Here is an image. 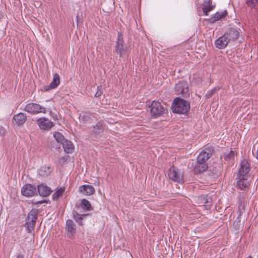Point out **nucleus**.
Segmentation results:
<instances>
[{"label":"nucleus","instance_id":"obj_1","mask_svg":"<svg viewBox=\"0 0 258 258\" xmlns=\"http://www.w3.org/2000/svg\"><path fill=\"white\" fill-rule=\"evenodd\" d=\"M171 107L174 113L187 114L190 108V102L177 97L173 100Z\"/></svg>","mask_w":258,"mask_h":258},{"label":"nucleus","instance_id":"obj_2","mask_svg":"<svg viewBox=\"0 0 258 258\" xmlns=\"http://www.w3.org/2000/svg\"><path fill=\"white\" fill-rule=\"evenodd\" d=\"M174 91L176 95H180L184 98L189 97V85L186 81L181 80L178 81L175 85Z\"/></svg>","mask_w":258,"mask_h":258},{"label":"nucleus","instance_id":"obj_3","mask_svg":"<svg viewBox=\"0 0 258 258\" xmlns=\"http://www.w3.org/2000/svg\"><path fill=\"white\" fill-rule=\"evenodd\" d=\"M38 213V210L36 209H32L29 212L25 224L28 233H31L34 230Z\"/></svg>","mask_w":258,"mask_h":258},{"label":"nucleus","instance_id":"obj_4","mask_svg":"<svg viewBox=\"0 0 258 258\" xmlns=\"http://www.w3.org/2000/svg\"><path fill=\"white\" fill-rule=\"evenodd\" d=\"M168 176L170 179L179 183L184 182L183 171L176 168L174 165L171 166L168 171Z\"/></svg>","mask_w":258,"mask_h":258},{"label":"nucleus","instance_id":"obj_5","mask_svg":"<svg viewBox=\"0 0 258 258\" xmlns=\"http://www.w3.org/2000/svg\"><path fill=\"white\" fill-rule=\"evenodd\" d=\"M150 108V112L152 116L155 118L159 117L163 114L165 109L161 103L158 101H152Z\"/></svg>","mask_w":258,"mask_h":258},{"label":"nucleus","instance_id":"obj_6","mask_svg":"<svg viewBox=\"0 0 258 258\" xmlns=\"http://www.w3.org/2000/svg\"><path fill=\"white\" fill-rule=\"evenodd\" d=\"M115 52L120 56L127 55V47L124 43L122 33H118L117 40L115 45Z\"/></svg>","mask_w":258,"mask_h":258},{"label":"nucleus","instance_id":"obj_7","mask_svg":"<svg viewBox=\"0 0 258 258\" xmlns=\"http://www.w3.org/2000/svg\"><path fill=\"white\" fill-rule=\"evenodd\" d=\"M24 110L31 114H38L39 113H46V109L45 107L37 103H30L26 105Z\"/></svg>","mask_w":258,"mask_h":258},{"label":"nucleus","instance_id":"obj_8","mask_svg":"<svg viewBox=\"0 0 258 258\" xmlns=\"http://www.w3.org/2000/svg\"><path fill=\"white\" fill-rule=\"evenodd\" d=\"M105 126L106 124L103 121H98L95 125L93 126L92 130L91 131V135L95 138L102 136Z\"/></svg>","mask_w":258,"mask_h":258},{"label":"nucleus","instance_id":"obj_9","mask_svg":"<svg viewBox=\"0 0 258 258\" xmlns=\"http://www.w3.org/2000/svg\"><path fill=\"white\" fill-rule=\"evenodd\" d=\"M21 193L25 197H31L37 195V190L33 185L27 183L22 187Z\"/></svg>","mask_w":258,"mask_h":258},{"label":"nucleus","instance_id":"obj_10","mask_svg":"<svg viewBox=\"0 0 258 258\" xmlns=\"http://www.w3.org/2000/svg\"><path fill=\"white\" fill-rule=\"evenodd\" d=\"M214 149L207 147L206 150L202 151L197 157L198 162L203 163H206L207 160L210 158L214 152Z\"/></svg>","mask_w":258,"mask_h":258},{"label":"nucleus","instance_id":"obj_11","mask_svg":"<svg viewBox=\"0 0 258 258\" xmlns=\"http://www.w3.org/2000/svg\"><path fill=\"white\" fill-rule=\"evenodd\" d=\"M231 33H224V35L218 38L215 42L216 47L219 49L225 48L228 44L230 39L229 36Z\"/></svg>","mask_w":258,"mask_h":258},{"label":"nucleus","instance_id":"obj_12","mask_svg":"<svg viewBox=\"0 0 258 258\" xmlns=\"http://www.w3.org/2000/svg\"><path fill=\"white\" fill-rule=\"evenodd\" d=\"M248 176H239L237 175V180L236 182L237 187L242 190H246L250 186L249 181L247 179Z\"/></svg>","mask_w":258,"mask_h":258},{"label":"nucleus","instance_id":"obj_13","mask_svg":"<svg viewBox=\"0 0 258 258\" xmlns=\"http://www.w3.org/2000/svg\"><path fill=\"white\" fill-rule=\"evenodd\" d=\"M95 118V113L89 111L82 112L79 116L80 121L83 123H91Z\"/></svg>","mask_w":258,"mask_h":258},{"label":"nucleus","instance_id":"obj_14","mask_svg":"<svg viewBox=\"0 0 258 258\" xmlns=\"http://www.w3.org/2000/svg\"><path fill=\"white\" fill-rule=\"evenodd\" d=\"M66 230L69 238L73 239L76 233V225L73 220L69 219L66 221Z\"/></svg>","mask_w":258,"mask_h":258},{"label":"nucleus","instance_id":"obj_15","mask_svg":"<svg viewBox=\"0 0 258 258\" xmlns=\"http://www.w3.org/2000/svg\"><path fill=\"white\" fill-rule=\"evenodd\" d=\"M246 195L245 192H242L240 193L239 198L238 199V212L239 215L237 217V219H239L241 215L245 212V197Z\"/></svg>","mask_w":258,"mask_h":258},{"label":"nucleus","instance_id":"obj_16","mask_svg":"<svg viewBox=\"0 0 258 258\" xmlns=\"http://www.w3.org/2000/svg\"><path fill=\"white\" fill-rule=\"evenodd\" d=\"M37 123L41 129L47 130L51 128L53 123L47 118L42 117L37 119Z\"/></svg>","mask_w":258,"mask_h":258},{"label":"nucleus","instance_id":"obj_17","mask_svg":"<svg viewBox=\"0 0 258 258\" xmlns=\"http://www.w3.org/2000/svg\"><path fill=\"white\" fill-rule=\"evenodd\" d=\"M250 170V164L248 162L244 159L240 163V167L239 169L238 175L239 176H247V173Z\"/></svg>","mask_w":258,"mask_h":258},{"label":"nucleus","instance_id":"obj_18","mask_svg":"<svg viewBox=\"0 0 258 258\" xmlns=\"http://www.w3.org/2000/svg\"><path fill=\"white\" fill-rule=\"evenodd\" d=\"M37 192L43 197L49 196L52 192V190L46 185L41 183L37 185Z\"/></svg>","mask_w":258,"mask_h":258},{"label":"nucleus","instance_id":"obj_19","mask_svg":"<svg viewBox=\"0 0 258 258\" xmlns=\"http://www.w3.org/2000/svg\"><path fill=\"white\" fill-rule=\"evenodd\" d=\"M27 120V116L26 114L20 112L13 116V123L18 126H22L26 122Z\"/></svg>","mask_w":258,"mask_h":258},{"label":"nucleus","instance_id":"obj_20","mask_svg":"<svg viewBox=\"0 0 258 258\" xmlns=\"http://www.w3.org/2000/svg\"><path fill=\"white\" fill-rule=\"evenodd\" d=\"M60 83V78L58 74H55L53 75V80L49 85L44 86L45 91H48L51 89L56 88Z\"/></svg>","mask_w":258,"mask_h":258},{"label":"nucleus","instance_id":"obj_21","mask_svg":"<svg viewBox=\"0 0 258 258\" xmlns=\"http://www.w3.org/2000/svg\"><path fill=\"white\" fill-rule=\"evenodd\" d=\"M222 171V168L220 164L215 163H213L212 168L208 170V174L209 176L220 175Z\"/></svg>","mask_w":258,"mask_h":258},{"label":"nucleus","instance_id":"obj_22","mask_svg":"<svg viewBox=\"0 0 258 258\" xmlns=\"http://www.w3.org/2000/svg\"><path fill=\"white\" fill-rule=\"evenodd\" d=\"M79 191L85 196H90L94 194L95 190L92 185L85 184L79 187Z\"/></svg>","mask_w":258,"mask_h":258},{"label":"nucleus","instance_id":"obj_23","mask_svg":"<svg viewBox=\"0 0 258 258\" xmlns=\"http://www.w3.org/2000/svg\"><path fill=\"white\" fill-rule=\"evenodd\" d=\"M215 6L211 5V0H204L203 4L202 10L205 15L208 16L209 13L212 11Z\"/></svg>","mask_w":258,"mask_h":258},{"label":"nucleus","instance_id":"obj_24","mask_svg":"<svg viewBox=\"0 0 258 258\" xmlns=\"http://www.w3.org/2000/svg\"><path fill=\"white\" fill-rule=\"evenodd\" d=\"M227 12L226 10L222 12H217L213 16L210 18V20L212 23H214L217 21L220 20L224 19L227 16Z\"/></svg>","mask_w":258,"mask_h":258},{"label":"nucleus","instance_id":"obj_25","mask_svg":"<svg viewBox=\"0 0 258 258\" xmlns=\"http://www.w3.org/2000/svg\"><path fill=\"white\" fill-rule=\"evenodd\" d=\"M208 170V166L206 163H203L197 161V163L194 168V172L197 174L201 173Z\"/></svg>","mask_w":258,"mask_h":258},{"label":"nucleus","instance_id":"obj_26","mask_svg":"<svg viewBox=\"0 0 258 258\" xmlns=\"http://www.w3.org/2000/svg\"><path fill=\"white\" fill-rule=\"evenodd\" d=\"M64 151L67 153L70 154L73 152L74 150V146L73 144L69 140H66L62 144Z\"/></svg>","mask_w":258,"mask_h":258},{"label":"nucleus","instance_id":"obj_27","mask_svg":"<svg viewBox=\"0 0 258 258\" xmlns=\"http://www.w3.org/2000/svg\"><path fill=\"white\" fill-rule=\"evenodd\" d=\"M90 215H91L90 214L80 215L79 213H78L75 210H74L73 211V217L74 219L76 221L77 223H78L79 225L81 226H83L84 225L82 221L83 220L84 217Z\"/></svg>","mask_w":258,"mask_h":258},{"label":"nucleus","instance_id":"obj_28","mask_svg":"<svg viewBox=\"0 0 258 258\" xmlns=\"http://www.w3.org/2000/svg\"><path fill=\"white\" fill-rule=\"evenodd\" d=\"M50 173V168L49 166H42L38 170V174L42 177H46L49 175Z\"/></svg>","mask_w":258,"mask_h":258},{"label":"nucleus","instance_id":"obj_29","mask_svg":"<svg viewBox=\"0 0 258 258\" xmlns=\"http://www.w3.org/2000/svg\"><path fill=\"white\" fill-rule=\"evenodd\" d=\"M80 206L81 208L85 211H90L93 210V208L90 203L85 199L81 200Z\"/></svg>","mask_w":258,"mask_h":258},{"label":"nucleus","instance_id":"obj_30","mask_svg":"<svg viewBox=\"0 0 258 258\" xmlns=\"http://www.w3.org/2000/svg\"><path fill=\"white\" fill-rule=\"evenodd\" d=\"M212 199L208 195H202L198 197L199 203L205 206V204L210 203Z\"/></svg>","mask_w":258,"mask_h":258},{"label":"nucleus","instance_id":"obj_31","mask_svg":"<svg viewBox=\"0 0 258 258\" xmlns=\"http://www.w3.org/2000/svg\"><path fill=\"white\" fill-rule=\"evenodd\" d=\"M53 137L55 139V141L59 143L60 146L62 145L63 142L66 140L64 139V136L59 132H55Z\"/></svg>","mask_w":258,"mask_h":258},{"label":"nucleus","instance_id":"obj_32","mask_svg":"<svg viewBox=\"0 0 258 258\" xmlns=\"http://www.w3.org/2000/svg\"><path fill=\"white\" fill-rule=\"evenodd\" d=\"M64 191V189L63 188H60L57 189L53 195H52V199L53 201L57 200L59 198L61 197L63 195V193Z\"/></svg>","mask_w":258,"mask_h":258},{"label":"nucleus","instance_id":"obj_33","mask_svg":"<svg viewBox=\"0 0 258 258\" xmlns=\"http://www.w3.org/2000/svg\"><path fill=\"white\" fill-rule=\"evenodd\" d=\"M234 156L235 152L232 150H230L228 153H225L223 155V157L225 160L228 161L230 160H234Z\"/></svg>","mask_w":258,"mask_h":258},{"label":"nucleus","instance_id":"obj_34","mask_svg":"<svg viewBox=\"0 0 258 258\" xmlns=\"http://www.w3.org/2000/svg\"><path fill=\"white\" fill-rule=\"evenodd\" d=\"M247 6L251 8H258V0H246Z\"/></svg>","mask_w":258,"mask_h":258},{"label":"nucleus","instance_id":"obj_35","mask_svg":"<svg viewBox=\"0 0 258 258\" xmlns=\"http://www.w3.org/2000/svg\"><path fill=\"white\" fill-rule=\"evenodd\" d=\"M216 90V88H215L213 89L212 90H209L207 92V93L205 94V98L208 99L210 98L215 93V91Z\"/></svg>","mask_w":258,"mask_h":258},{"label":"nucleus","instance_id":"obj_36","mask_svg":"<svg viewBox=\"0 0 258 258\" xmlns=\"http://www.w3.org/2000/svg\"><path fill=\"white\" fill-rule=\"evenodd\" d=\"M50 146L52 148L58 149L60 148V145L57 143L55 141H52L50 142Z\"/></svg>","mask_w":258,"mask_h":258},{"label":"nucleus","instance_id":"obj_37","mask_svg":"<svg viewBox=\"0 0 258 258\" xmlns=\"http://www.w3.org/2000/svg\"><path fill=\"white\" fill-rule=\"evenodd\" d=\"M103 93V92L102 91V88L101 86H98L97 87V91L95 94V96L97 98L100 97L102 94Z\"/></svg>","mask_w":258,"mask_h":258},{"label":"nucleus","instance_id":"obj_38","mask_svg":"<svg viewBox=\"0 0 258 258\" xmlns=\"http://www.w3.org/2000/svg\"><path fill=\"white\" fill-rule=\"evenodd\" d=\"M5 135V130L3 126L0 125V136H3Z\"/></svg>","mask_w":258,"mask_h":258},{"label":"nucleus","instance_id":"obj_39","mask_svg":"<svg viewBox=\"0 0 258 258\" xmlns=\"http://www.w3.org/2000/svg\"><path fill=\"white\" fill-rule=\"evenodd\" d=\"M49 201H47V200H42V201H38V202H37L36 203V205H38V204H41L42 203H48Z\"/></svg>","mask_w":258,"mask_h":258},{"label":"nucleus","instance_id":"obj_40","mask_svg":"<svg viewBox=\"0 0 258 258\" xmlns=\"http://www.w3.org/2000/svg\"><path fill=\"white\" fill-rule=\"evenodd\" d=\"M16 258H24V256L23 254H21L20 253H19V254H18L16 255Z\"/></svg>","mask_w":258,"mask_h":258},{"label":"nucleus","instance_id":"obj_41","mask_svg":"<svg viewBox=\"0 0 258 258\" xmlns=\"http://www.w3.org/2000/svg\"><path fill=\"white\" fill-rule=\"evenodd\" d=\"M232 34H234L233 39H236L238 37L239 33H232Z\"/></svg>","mask_w":258,"mask_h":258},{"label":"nucleus","instance_id":"obj_42","mask_svg":"<svg viewBox=\"0 0 258 258\" xmlns=\"http://www.w3.org/2000/svg\"><path fill=\"white\" fill-rule=\"evenodd\" d=\"M255 157L258 160V150L257 151V152L256 153Z\"/></svg>","mask_w":258,"mask_h":258},{"label":"nucleus","instance_id":"obj_43","mask_svg":"<svg viewBox=\"0 0 258 258\" xmlns=\"http://www.w3.org/2000/svg\"><path fill=\"white\" fill-rule=\"evenodd\" d=\"M233 32H238V31L235 29Z\"/></svg>","mask_w":258,"mask_h":258},{"label":"nucleus","instance_id":"obj_44","mask_svg":"<svg viewBox=\"0 0 258 258\" xmlns=\"http://www.w3.org/2000/svg\"><path fill=\"white\" fill-rule=\"evenodd\" d=\"M246 258H252V257H251L250 256H248V257H246Z\"/></svg>","mask_w":258,"mask_h":258}]
</instances>
